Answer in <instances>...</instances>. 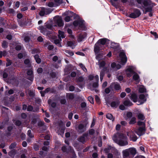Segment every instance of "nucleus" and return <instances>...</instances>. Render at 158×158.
Here are the masks:
<instances>
[{
    "instance_id": "obj_8",
    "label": "nucleus",
    "mask_w": 158,
    "mask_h": 158,
    "mask_svg": "<svg viewBox=\"0 0 158 158\" xmlns=\"http://www.w3.org/2000/svg\"><path fill=\"white\" fill-rule=\"evenodd\" d=\"M85 21L81 19H78L74 21L73 22V25L74 27L78 26L79 27L84 30L85 28Z\"/></svg>"
},
{
    "instance_id": "obj_58",
    "label": "nucleus",
    "mask_w": 158,
    "mask_h": 158,
    "mask_svg": "<svg viewBox=\"0 0 158 158\" xmlns=\"http://www.w3.org/2000/svg\"><path fill=\"white\" fill-rule=\"evenodd\" d=\"M84 80V78L82 76H80L77 79V82H83Z\"/></svg>"
},
{
    "instance_id": "obj_20",
    "label": "nucleus",
    "mask_w": 158,
    "mask_h": 158,
    "mask_svg": "<svg viewBox=\"0 0 158 158\" xmlns=\"http://www.w3.org/2000/svg\"><path fill=\"white\" fill-rule=\"evenodd\" d=\"M110 42V40L105 38L100 39L98 41V43H99L103 47L104 45L109 44Z\"/></svg>"
},
{
    "instance_id": "obj_50",
    "label": "nucleus",
    "mask_w": 158,
    "mask_h": 158,
    "mask_svg": "<svg viewBox=\"0 0 158 158\" xmlns=\"http://www.w3.org/2000/svg\"><path fill=\"white\" fill-rule=\"evenodd\" d=\"M136 118L134 117H132L129 122L130 124H133L136 123Z\"/></svg>"
},
{
    "instance_id": "obj_47",
    "label": "nucleus",
    "mask_w": 158,
    "mask_h": 158,
    "mask_svg": "<svg viewBox=\"0 0 158 158\" xmlns=\"http://www.w3.org/2000/svg\"><path fill=\"white\" fill-rule=\"evenodd\" d=\"M137 117L138 119L141 120H143L144 119L145 117L143 115L140 113L137 114Z\"/></svg>"
},
{
    "instance_id": "obj_27",
    "label": "nucleus",
    "mask_w": 158,
    "mask_h": 158,
    "mask_svg": "<svg viewBox=\"0 0 158 158\" xmlns=\"http://www.w3.org/2000/svg\"><path fill=\"white\" fill-rule=\"evenodd\" d=\"M111 67L114 70H116L119 69L121 67V65L119 64H116L114 62L112 63L111 64Z\"/></svg>"
},
{
    "instance_id": "obj_41",
    "label": "nucleus",
    "mask_w": 158,
    "mask_h": 158,
    "mask_svg": "<svg viewBox=\"0 0 158 158\" xmlns=\"http://www.w3.org/2000/svg\"><path fill=\"white\" fill-rule=\"evenodd\" d=\"M114 148V147H112L111 146H110L107 148H105L104 150L105 153H108L110 152V150L111 151V152H112V151L113 150H112V148Z\"/></svg>"
},
{
    "instance_id": "obj_14",
    "label": "nucleus",
    "mask_w": 158,
    "mask_h": 158,
    "mask_svg": "<svg viewBox=\"0 0 158 158\" xmlns=\"http://www.w3.org/2000/svg\"><path fill=\"white\" fill-rule=\"evenodd\" d=\"M103 49L104 47L97 42L94 45V51L95 54H97Z\"/></svg>"
},
{
    "instance_id": "obj_15",
    "label": "nucleus",
    "mask_w": 158,
    "mask_h": 158,
    "mask_svg": "<svg viewBox=\"0 0 158 158\" xmlns=\"http://www.w3.org/2000/svg\"><path fill=\"white\" fill-rule=\"evenodd\" d=\"M27 78L32 82L34 77L33 70L31 69H28L27 71Z\"/></svg>"
},
{
    "instance_id": "obj_31",
    "label": "nucleus",
    "mask_w": 158,
    "mask_h": 158,
    "mask_svg": "<svg viewBox=\"0 0 158 158\" xmlns=\"http://www.w3.org/2000/svg\"><path fill=\"white\" fill-rule=\"evenodd\" d=\"M95 82L93 83V86L94 88H96L98 86V81L99 80V77L98 75H96L95 76Z\"/></svg>"
},
{
    "instance_id": "obj_13",
    "label": "nucleus",
    "mask_w": 158,
    "mask_h": 158,
    "mask_svg": "<svg viewBox=\"0 0 158 158\" xmlns=\"http://www.w3.org/2000/svg\"><path fill=\"white\" fill-rule=\"evenodd\" d=\"M52 12V10L50 8H42L39 15L41 16H43L45 15H48L50 13Z\"/></svg>"
},
{
    "instance_id": "obj_16",
    "label": "nucleus",
    "mask_w": 158,
    "mask_h": 158,
    "mask_svg": "<svg viewBox=\"0 0 158 158\" xmlns=\"http://www.w3.org/2000/svg\"><path fill=\"white\" fill-rule=\"evenodd\" d=\"M127 135L130 137L131 140L135 142L136 141L137 138L136 135L134 134V132L132 131H129L127 132Z\"/></svg>"
},
{
    "instance_id": "obj_7",
    "label": "nucleus",
    "mask_w": 158,
    "mask_h": 158,
    "mask_svg": "<svg viewBox=\"0 0 158 158\" xmlns=\"http://www.w3.org/2000/svg\"><path fill=\"white\" fill-rule=\"evenodd\" d=\"M54 19L56 26H57L60 27H63L64 23L61 17L56 16L54 18Z\"/></svg>"
},
{
    "instance_id": "obj_37",
    "label": "nucleus",
    "mask_w": 158,
    "mask_h": 158,
    "mask_svg": "<svg viewBox=\"0 0 158 158\" xmlns=\"http://www.w3.org/2000/svg\"><path fill=\"white\" fill-rule=\"evenodd\" d=\"M113 86V85L111 84L109 87L106 88L105 90V93L107 94L109 93L110 90L112 89Z\"/></svg>"
},
{
    "instance_id": "obj_12",
    "label": "nucleus",
    "mask_w": 158,
    "mask_h": 158,
    "mask_svg": "<svg viewBox=\"0 0 158 158\" xmlns=\"http://www.w3.org/2000/svg\"><path fill=\"white\" fill-rule=\"evenodd\" d=\"M120 58V62L121 64L123 65L126 63L127 58L125 53L123 52H121L119 55Z\"/></svg>"
},
{
    "instance_id": "obj_4",
    "label": "nucleus",
    "mask_w": 158,
    "mask_h": 158,
    "mask_svg": "<svg viewBox=\"0 0 158 158\" xmlns=\"http://www.w3.org/2000/svg\"><path fill=\"white\" fill-rule=\"evenodd\" d=\"M136 149L134 148H130L122 151L123 158H132L136 153Z\"/></svg>"
},
{
    "instance_id": "obj_10",
    "label": "nucleus",
    "mask_w": 158,
    "mask_h": 158,
    "mask_svg": "<svg viewBox=\"0 0 158 158\" xmlns=\"http://www.w3.org/2000/svg\"><path fill=\"white\" fill-rule=\"evenodd\" d=\"M48 37L49 38L50 40L51 41H54V43L57 45L58 46L60 47H61V44L60 43V41H61V39H56V36L55 33L52 34V36L51 35L50 37Z\"/></svg>"
},
{
    "instance_id": "obj_62",
    "label": "nucleus",
    "mask_w": 158,
    "mask_h": 158,
    "mask_svg": "<svg viewBox=\"0 0 158 158\" xmlns=\"http://www.w3.org/2000/svg\"><path fill=\"white\" fill-rule=\"evenodd\" d=\"M48 6L50 7H55L56 6L55 4L52 2H49L48 3Z\"/></svg>"
},
{
    "instance_id": "obj_5",
    "label": "nucleus",
    "mask_w": 158,
    "mask_h": 158,
    "mask_svg": "<svg viewBox=\"0 0 158 158\" xmlns=\"http://www.w3.org/2000/svg\"><path fill=\"white\" fill-rule=\"evenodd\" d=\"M143 7L145 8L147 12H151L152 11V6L155 5L152 3L150 0H142V5Z\"/></svg>"
},
{
    "instance_id": "obj_52",
    "label": "nucleus",
    "mask_w": 158,
    "mask_h": 158,
    "mask_svg": "<svg viewBox=\"0 0 158 158\" xmlns=\"http://www.w3.org/2000/svg\"><path fill=\"white\" fill-rule=\"evenodd\" d=\"M132 116V113L131 112H127L126 113V119L130 118Z\"/></svg>"
},
{
    "instance_id": "obj_6",
    "label": "nucleus",
    "mask_w": 158,
    "mask_h": 158,
    "mask_svg": "<svg viewBox=\"0 0 158 158\" xmlns=\"http://www.w3.org/2000/svg\"><path fill=\"white\" fill-rule=\"evenodd\" d=\"M52 60L55 63L53 64V66L55 68L58 69L60 65L61 59L60 57H58L56 56H54L52 58Z\"/></svg>"
},
{
    "instance_id": "obj_17",
    "label": "nucleus",
    "mask_w": 158,
    "mask_h": 158,
    "mask_svg": "<svg viewBox=\"0 0 158 158\" xmlns=\"http://www.w3.org/2000/svg\"><path fill=\"white\" fill-rule=\"evenodd\" d=\"M145 130V127H139L136 129L135 131V132L138 135L141 136L144 134Z\"/></svg>"
},
{
    "instance_id": "obj_33",
    "label": "nucleus",
    "mask_w": 158,
    "mask_h": 158,
    "mask_svg": "<svg viewBox=\"0 0 158 158\" xmlns=\"http://www.w3.org/2000/svg\"><path fill=\"white\" fill-rule=\"evenodd\" d=\"M123 103L125 106H131L132 105V103L128 99L125 100Z\"/></svg>"
},
{
    "instance_id": "obj_53",
    "label": "nucleus",
    "mask_w": 158,
    "mask_h": 158,
    "mask_svg": "<svg viewBox=\"0 0 158 158\" xmlns=\"http://www.w3.org/2000/svg\"><path fill=\"white\" fill-rule=\"evenodd\" d=\"M8 43L5 41L2 42V47L3 48H6L8 46Z\"/></svg>"
},
{
    "instance_id": "obj_39",
    "label": "nucleus",
    "mask_w": 158,
    "mask_h": 158,
    "mask_svg": "<svg viewBox=\"0 0 158 158\" xmlns=\"http://www.w3.org/2000/svg\"><path fill=\"white\" fill-rule=\"evenodd\" d=\"M34 57L35 59L36 62L37 63L39 64V63H40L41 62V60L39 58V56L38 54L35 55L34 56Z\"/></svg>"
},
{
    "instance_id": "obj_56",
    "label": "nucleus",
    "mask_w": 158,
    "mask_h": 158,
    "mask_svg": "<svg viewBox=\"0 0 158 158\" xmlns=\"http://www.w3.org/2000/svg\"><path fill=\"white\" fill-rule=\"evenodd\" d=\"M79 66L85 72L87 71V69L84 65L80 63L79 64Z\"/></svg>"
},
{
    "instance_id": "obj_63",
    "label": "nucleus",
    "mask_w": 158,
    "mask_h": 158,
    "mask_svg": "<svg viewBox=\"0 0 158 158\" xmlns=\"http://www.w3.org/2000/svg\"><path fill=\"white\" fill-rule=\"evenodd\" d=\"M65 52L66 53L69 54L70 56H72L74 54L72 52L68 50H66Z\"/></svg>"
},
{
    "instance_id": "obj_51",
    "label": "nucleus",
    "mask_w": 158,
    "mask_h": 158,
    "mask_svg": "<svg viewBox=\"0 0 158 158\" xmlns=\"http://www.w3.org/2000/svg\"><path fill=\"white\" fill-rule=\"evenodd\" d=\"M105 54L106 53H105L102 54V53L99 54L96 56V59L99 61L102 58V57H103L102 55H105Z\"/></svg>"
},
{
    "instance_id": "obj_3",
    "label": "nucleus",
    "mask_w": 158,
    "mask_h": 158,
    "mask_svg": "<svg viewBox=\"0 0 158 158\" xmlns=\"http://www.w3.org/2000/svg\"><path fill=\"white\" fill-rule=\"evenodd\" d=\"M52 27V25L50 23H47L44 26H40L39 27L38 29L40 30V32L43 35H46L47 37H50L52 34L55 33L52 31H49L47 29H51Z\"/></svg>"
},
{
    "instance_id": "obj_19",
    "label": "nucleus",
    "mask_w": 158,
    "mask_h": 158,
    "mask_svg": "<svg viewBox=\"0 0 158 158\" xmlns=\"http://www.w3.org/2000/svg\"><path fill=\"white\" fill-rule=\"evenodd\" d=\"M146 101V96L143 94H141L139 96V98H138L137 102L138 105L142 104Z\"/></svg>"
},
{
    "instance_id": "obj_22",
    "label": "nucleus",
    "mask_w": 158,
    "mask_h": 158,
    "mask_svg": "<svg viewBox=\"0 0 158 158\" xmlns=\"http://www.w3.org/2000/svg\"><path fill=\"white\" fill-rule=\"evenodd\" d=\"M87 34L86 32H84L80 34L77 36V41L80 42L82 41L86 37Z\"/></svg>"
},
{
    "instance_id": "obj_32",
    "label": "nucleus",
    "mask_w": 158,
    "mask_h": 158,
    "mask_svg": "<svg viewBox=\"0 0 158 158\" xmlns=\"http://www.w3.org/2000/svg\"><path fill=\"white\" fill-rule=\"evenodd\" d=\"M107 70V67L104 68L103 69L101 70L100 73V80L101 81H102L103 79V77L104 75V72L106 71Z\"/></svg>"
},
{
    "instance_id": "obj_35",
    "label": "nucleus",
    "mask_w": 158,
    "mask_h": 158,
    "mask_svg": "<svg viewBox=\"0 0 158 158\" xmlns=\"http://www.w3.org/2000/svg\"><path fill=\"white\" fill-rule=\"evenodd\" d=\"M40 117V115H39L37 114H35L33 115V119L32 121V123L33 124H35L36 123L37 121V120L38 119L39 120L40 119L39 118Z\"/></svg>"
},
{
    "instance_id": "obj_11",
    "label": "nucleus",
    "mask_w": 158,
    "mask_h": 158,
    "mask_svg": "<svg viewBox=\"0 0 158 158\" xmlns=\"http://www.w3.org/2000/svg\"><path fill=\"white\" fill-rule=\"evenodd\" d=\"M61 150L64 152H70L73 153V158H76V156L74 150L72 149V148L69 146L68 149H67L65 146H64L61 148Z\"/></svg>"
},
{
    "instance_id": "obj_21",
    "label": "nucleus",
    "mask_w": 158,
    "mask_h": 158,
    "mask_svg": "<svg viewBox=\"0 0 158 158\" xmlns=\"http://www.w3.org/2000/svg\"><path fill=\"white\" fill-rule=\"evenodd\" d=\"M38 125L40 129H42L41 130L42 131L45 130L46 128V127L44 125V122L41 121L40 119L38 120Z\"/></svg>"
},
{
    "instance_id": "obj_2",
    "label": "nucleus",
    "mask_w": 158,
    "mask_h": 158,
    "mask_svg": "<svg viewBox=\"0 0 158 158\" xmlns=\"http://www.w3.org/2000/svg\"><path fill=\"white\" fill-rule=\"evenodd\" d=\"M135 71L136 68L135 66H129L126 69L125 72L127 76L128 77H130L133 74H134L133 78L137 82V83H138L140 81L139 77L137 73H135Z\"/></svg>"
},
{
    "instance_id": "obj_30",
    "label": "nucleus",
    "mask_w": 158,
    "mask_h": 158,
    "mask_svg": "<svg viewBox=\"0 0 158 158\" xmlns=\"http://www.w3.org/2000/svg\"><path fill=\"white\" fill-rule=\"evenodd\" d=\"M67 44L68 46L71 47L72 49H73L76 45V42L75 41H68Z\"/></svg>"
},
{
    "instance_id": "obj_28",
    "label": "nucleus",
    "mask_w": 158,
    "mask_h": 158,
    "mask_svg": "<svg viewBox=\"0 0 158 158\" xmlns=\"http://www.w3.org/2000/svg\"><path fill=\"white\" fill-rule=\"evenodd\" d=\"M112 150H113L112 152L114 153L117 158H120L121 157V153L118 151L114 148H112Z\"/></svg>"
},
{
    "instance_id": "obj_45",
    "label": "nucleus",
    "mask_w": 158,
    "mask_h": 158,
    "mask_svg": "<svg viewBox=\"0 0 158 158\" xmlns=\"http://www.w3.org/2000/svg\"><path fill=\"white\" fill-rule=\"evenodd\" d=\"M16 153V151L15 149H13L11 150L8 153V155L9 156H14Z\"/></svg>"
},
{
    "instance_id": "obj_60",
    "label": "nucleus",
    "mask_w": 158,
    "mask_h": 158,
    "mask_svg": "<svg viewBox=\"0 0 158 158\" xmlns=\"http://www.w3.org/2000/svg\"><path fill=\"white\" fill-rule=\"evenodd\" d=\"M88 100L91 104L94 103V98L91 96H89L88 97Z\"/></svg>"
},
{
    "instance_id": "obj_44",
    "label": "nucleus",
    "mask_w": 158,
    "mask_h": 158,
    "mask_svg": "<svg viewBox=\"0 0 158 158\" xmlns=\"http://www.w3.org/2000/svg\"><path fill=\"white\" fill-rule=\"evenodd\" d=\"M139 92L140 93L145 92L146 91V89L143 85L141 86L139 88Z\"/></svg>"
},
{
    "instance_id": "obj_54",
    "label": "nucleus",
    "mask_w": 158,
    "mask_h": 158,
    "mask_svg": "<svg viewBox=\"0 0 158 158\" xmlns=\"http://www.w3.org/2000/svg\"><path fill=\"white\" fill-rule=\"evenodd\" d=\"M24 63L28 67H30L31 65L30 60L28 59H26L24 61Z\"/></svg>"
},
{
    "instance_id": "obj_36",
    "label": "nucleus",
    "mask_w": 158,
    "mask_h": 158,
    "mask_svg": "<svg viewBox=\"0 0 158 158\" xmlns=\"http://www.w3.org/2000/svg\"><path fill=\"white\" fill-rule=\"evenodd\" d=\"M58 37L59 39H61V38H63L65 37L64 33L60 30L58 31Z\"/></svg>"
},
{
    "instance_id": "obj_61",
    "label": "nucleus",
    "mask_w": 158,
    "mask_h": 158,
    "mask_svg": "<svg viewBox=\"0 0 158 158\" xmlns=\"http://www.w3.org/2000/svg\"><path fill=\"white\" fill-rule=\"evenodd\" d=\"M27 135L30 138H32L34 137L32 134L31 133V131L30 130H29L28 131Z\"/></svg>"
},
{
    "instance_id": "obj_9",
    "label": "nucleus",
    "mask_w": 158,
    "mask_h": 158,
    "mask_svg": "<svg viewBox=\"0 0 158 158\" xmlns=\"http://www.w3.org/2000/svg\"><path fill=\"white\" fill-rule=\"evenodd\" d=\"M141 14V13L140 10L137 9H135L134 10L133 12L130 14L128 17L131 18L135 19L139 17Z\"/></svg>"
},
{
    "instance_id": "obj_24",
    "label": "nucleus",
    "mask_w": 158,
    "mask_h": 158,
    "mask_svg": "<svg viewBox=\"0 0 158 158\" xmlns=\"http://www.w3.org/2000/svg\"><path fill=\"white\" fill-rule=\"evenodd\" d=\"M120 101L118 99H117L115 101H113L110 103V106L113 108H117L120 104Z\"/></svg>"
},
{
    "instance_id": "obj_46",
    "label": "nucleus",
    "mask_w": 158,
    "mask_h": 158,
    "mask_svg": "<svg viewBox=\"0 0 158 158\" xmlns=\"http://www.w3.org/2000/svg\"><path fill=\"white\" fill-rule=\"evenodd\" d=\"M67 98L70 100H72L74 98V96L73 94L68 93L67 94Z\"/></svg>"
},
{
    "instance_id": "obj_25",
    "label": "nucleus",
    "mask_w": 158,
    "mask_h": 158,
    "mask_svg": "<svg viewBox=\"0 0 158 158\" xmlns=\"http://www.w3.org/2000/svg\"><path fill=\"white\" fill-rule=\"evenodd\" d=\"M130 99L134 102H137L138 101V97L134 93H131L129 95Z\"/></svg>"
},
{
    "instance_id": "obj_40",
    "label": "nucleus",
    "mask_w": 158,
    "mask_h": 158,
    "mask_svg": "<svg viewBox=\"0 0 158 158\" xmlns=\"http://www.w3.org/2000/svg\"><path fill=\"white\" fill-rule=\"evenodd\" d=\"M9 71V69H6L4 70L3 74V77L4 78H6L7 77Z\"/></svg>"
},
{
    "instance_id": "obj_49",
    "label": "nucleus",
    "mask_w": 158,
    "mask_h": 158,
    "mask_svg": "<svg viewBox=\"0 0 158 158\" xmlns=\"http://www.w3.org/2000/svg\"><path fill=\"white\" fill-rule=\"evenodd\" d=\"M70 70V68L69 66H66L64 70L65 74L66 75L69 74Z\"/></svg>"
},
{
    "instance_id": "obj_34",
    "label": "nucleus",
    "mask_w": 158,
    "mask_h": 158,
    "mask_svg": "<svg viewBox=\"0 0 158 158\" xmlns=\"http://www.w3.org/2000/svg\"><path fill=\"white\" fill-rule=\"evenodd\" d=\"M44 47H47L48 49L49 50H52L54 48V47L52 45H50L49 42H47L46 44H44Z\"/></svg>"
},
{
    "instance_id": "obj_64",
    "label": "nucleus",
    "mask_w": 158,
    "mask_h": 158,
    "mask_svg": "<svg viewBox=\"0 0 158 158\" xmlns=\"http://www.w3.org/2000/svg\"><path fill=\"white\" fill-rule=\"evenodd\" d=\"M138 125L139 126H142V127H145V124L144 122L141 121H138Z\"/></svg>"
},
{
    "instance_id": "obj_55",
    "label": "nucleus",
    "mask_w": 158,
    "mask_h": 158,
    "mask_svg": "<svg viewBox=\"0 0 158 158\" xmlns=\"http://www.w3.org/2000/svg\"><path fill=\"white\" fill-rule=\"evenodd\" d=\"M6 21L4 19L0 17V26H3L5 24Z\"/></svg>"
},
{
    "instance_id": "obj_59",
    "label": "nucleus",
    "mask_w": 158,
    "mask_h": 158,
    "mask_svg": "<svg viewBox=\"0 0 158 158\" xmlns=\"http://www.w3.org/2000/svg\"><path fill=\"white\" fill-rule=\"evenodd\" d=\"M16 146V144L15 143H12L9 146V148L10 149H12L15 147Z\"/></svg>"
},
{
    "instance_id": "obj_48",
    "label": "nucleus",
    "mask_w": 158,
    "mask_h": 158,
    "mask_svg": "<svg viewBox=\"0 0 158 158\" xmlns=\"http://www.w3.org/2000/svg\"><path fill=\"white\" fill-rule=\"evenodd\" d=\"M111 48L113 49H116L118 48V45L117 44L114 42H112L110 41Z\"/></svg>"
},
{
    "instance_id": "obj_26",
    "label": "nucleus",
    "mask_w": 158,
    "mask_h": 158,
    "mask_svg": "<svg viewBox=\"0 0 158 158\" xmlns=\"http://www.w3.org/2000/svg\"><path fill=\"white\" fill-rule=\"evenodd\" d=\"M78 131L80 133H83L86 130L85 125L82 123H81L78 125Z\"/></svg>"
},
{
    "instance_id": "obj_43",
    "label": "nucleus",
    "mask_w": 158,
    "mask_h": 158,
    "mask_svg": "<svg viewBox=\"0 0 158 158\" xmlns=\"http://www.w3.org/2000/svg\"><path fill=\"white\" fill-rule=\"evenodd\" d=\"M98 64L99 65V68L101 69L103 68V69L104 68L106 67H105L106 63L105 61H102L101 62H98Z\"/></svg>"
},
{
    "instance_id": "obj_57",
    "label": "nucleus",
    "mask_w": 158,
    "mask_h": 158,
    "mask_svg": "<svg viewBox=\"0 0 158 158\" xmlns=\"http://www.w3.org/2000/svg\"><path fill=\"white\" fill-rule=\"evenodd\" d=\"M40 51L39 49L36 48H34L32 50L31 53L32 54H34L38 53Z\"/></svg>"
},
{
    "instance_id": "obj_38",
    "label": "nucleus",
    "mask_w": 158,
    "mask_h": 158,
    "mask_svg": "<svg viewBox=\"0 0 158 158\" xmlns=\"http://www.w3.org/2000/svg\"><path fill=\"white\" fill-rule=\"evenodd\" d=\"M106 116L107 118L111 120L112 121H114V118L113 117L112 114H107L106 115Z\"/></svg>"
},
{
    "instance_id": "obj_23",
    "label": "nucleus",
    "mask_w": 158,
    "mask_h": 158,
    "mask_svg": "<svg viewBox=\"0 0 158 158\" xmlns=\"http://www.w3.org/2000/svg\"><path fill=\"white\" fill-rule=\"evenodd\" d=\"M39 108L38 107H34L31 105H28L27 107V110L28 111H33V112H38Z\"/></svg>"
},
{
    "instance_id": "obj_1",
    "label": "nucleus",
    "mask_w": 158,
    "mask_h": 158,
    "mask_svg": "<svg viewBox=\"0 0 158 158\" xmlns=\"http://www.w3.org/2000/svg\"><path fill=\"white\" fill-rule=\"evenodd\" d=\"M113 141L121 146L127 145L128 144L127 137L123 134L117 133L112 137Z\"/></svg>"
},
{
    "instance_id": "obj_18",
    "label": "nucleus",
    "mask_w": 158,
    "mask_h": 158,
    "mask_svg": "<svg viewBox=\"0 0 158 158\" xmlns=\"http://www.w3.org/2000/svg\"><path fill=\"white\" fill-rule=\"evenodd\" d=\"M88 139V133H84L83 135L78 139V141L83 143L86 142V141Z\"/></svg>"
},
{
    "instance_id": "obj_42",
    "label": "nucleus",
    "mask_w": 158,
    "mask_h": 158,
    "mask_svg": "<svg viewBox=\"0 0 158 158\" xmlns=\"http://www.w3.org/2000/svg\"><path fill=\"white\" fill-rule=\"evenodd\" d=\"M111 84L113 85V87L114 86V89L116 90H118L120 89V85L118 83H114Z\"/></svg>"
},
{
    "instance_id": "obj_29",
    "label": "nucleus",
    "mask_w": 158,
    "mask_h": 158,
    "mask_svg": "<svg viewBox=\"0 0 158 158\" xmlns=\"http://www.w3.org/2000/svg\"><path fill=\"white\" fill-rule=\"evenodd\" d=\"M26 93L27 95L32 97H34L35 94L34 91L30 89L26 90Z\"/></svg>"
}]
</instances>
